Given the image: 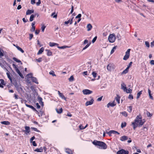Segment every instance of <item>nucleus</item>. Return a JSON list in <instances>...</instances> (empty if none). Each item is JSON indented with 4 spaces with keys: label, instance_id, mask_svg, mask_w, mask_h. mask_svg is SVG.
Segmentation results:
<instances>
[{
    "label": "nucleus",
    "instance_id": "obj_1",
    "mask_svg": "<svg viewBox=\"0 0 154 154\" xmlns=\"http://www.w3.org/2000/svg\"><path fill=\"white\" fill-rule=\"evenodd\" d=\"M142 117L141 116H137L134 122H132L131 125L133 126V129L135 130L138 126L141 127L144 123L142 121Z\"/></svg>",
    "mask_w": 154,
    "mask_h": 154
},
{
    "label": "nucleus",
    "instance_id": "obj_2",
    "mask_svg": "<svg viewBox=\"0 0 154 154\" xmlns=\"http://www.w3.org/2000/svg\"><path fill=\"white\" fill-rule=\"evenodd\" d=\"M93 143L95 145L100 147L101 149H106L107 148L106 145L103 142L94 140L93 142Z\"/></svg>",
    "mask_w": 154,
    "mask_h": 154
},
{
    "label": "nucleus",
    "instance_id": "obj_3",
    "mask_svg": "<svg viewBox=\"0 0 154 154\" xmlns=\"http://www.w3.org/2000/svg\"><path fill=\"white\" fill-rule=\"evenodd\" d=\"M108 39L110 42L113 43L115 40L116 37L114 34H110L109 36Z\"/></svg>",
    "mask_w": 154,
    "mask_h": 154
},
{
    "label": "nucleus",
    "instance_id": "obj_4",
    "mask_svg": "<svg viewBox=\"0 0 154 154\" xmlns=\"http://www.w3.org/2000/svg\"><path fill=\"white\" fill-rule=\"evenodd\" d=\"M131 49H128L125 53V54L124 56L123 59L124 60H127L129 57L130 56V52Z\"/></svg>",
    "mask_w": 154,
    "mask_h": 154
},
{
    "label": "nucleus",
    "instance_id": "obj_5",
    "mask_svg": "<svg viewBox=\"0 0 154 154\" xmlns=\"http://www.w3.org/2000/svg\"><path fill=\"white\" fill-rule=\"evenodd\" d=\"M128 151L124 149H122L118 151L117 154H128Z\"/></svg>",
    "mask_w": 154,
    "mask_h": 154
},
{
    "label": "nucleus",
    "instance_id": "obj_6",
    "mask_svg": "<svg viewBox=\"0 0 154 154\" xmlns=\"http://www.w3.org/2000/svg\"><path fill=\"white\" fill-rule=\"evenodd\" d=\"M82 92L85 95H88L91 94L93 92L92 91L89 90L85 89L82 90Z\"/></svg>",
    "mask_w": 154,
    "mask_h": 154
},
{
    "label": "nucleus",
    "instance_id": "obj_7",
    "mask_svg": "<svg viewBox=\"0 0 154 154\" xmlns=\"http://www.w3.org/2000/svg\"><path fill=\"white\" fill-rule=\"evenodd\" d=\"M116 105L115 102L114 101L112 103L109 102L107 105V108H109L110 106L113 107Z\"/></svg>",
    "mask_w": 154,
    "mask_h": 154
},
{
    "label": "nucleus",
    "instance_id": "obj_8",
    "mask_svg": "<svg viewBox=\"0 0 154 154\" xmlns=\"http://www.w3.org/2000/svg\"><path fill=\"white\" fill-rule=\"evenodd\" d=\"M94 100L92 98L91 100L89 101H87L85 103V105L86 106H88L89 105H92L94 102Z\"/></svg>",
    "mask_w": 154,
    "mask_h": 154
},
{
    "label": "nucleus",
    "instance_id": "obj_9",
    "mask_svg": "<svg viewBox=\"0 0 154 154\" xmlns=\"http://www.w3.org/2000/svg\"><path fill=\"white\" fill-rule=\"evenodd\" d=\"M58 93L59 96L63 99L66 100V98L64 97L63 94L60 92L59 91H58Z\"/></svg>",
    "mask_w": 154,
    "mask_h": 154
},
{
    "label": "nucleus",
    "instance_id": "obj_10",
    "mask_svg": "<svg viewBox=\"0 0 154 154\" xmlns=\"http://www.w3.org/2000/svg\"><path fill=\"white\" fill-rule=\"evenodd\" d=\"M128 139V137L125 135L121 137H120V140L122 141H124L126 140H127Z\"/></svg>",
    "mask_w": 154,
    "mask_h": 154
},
{
    "label": "nucleus",
    "instance_id": "obj_11",
    "mask_svg": "<svg viewBox=\"0 0 154 154\" xmlns=\"http://www.w3.org/2000/svg\"><path fill=\"white\" fill-rule=\"evenodd\" d=\"M16 71L19 74V75L20 76V77H21V78H23L24 77L23 75L21 74V73L20 72V71L19 70V69H18V68H16V69H15Z\"/></svg>",
    "mask_w": 154,
    "mask_h": 154
},
{
    "label": "nucleus",
    "instance_id": "obj_12",
    "mask_svg": "<svg viewBox=\"0 0 154 154\" xmlns=\"http://www.w3.org/2000/svg\"><path fill=\"white\" fill-rule=\"evenodd\" d=\"M31 79L33 82H35L37 84L38 83L36 78L32 76L31 77Z\"/></svg>",
    "mask_w": 154,
    "mask_h": 154
},
{
    "label": "nucleus",
    "instance_id": "obj_13",
    "mask_svg": "<svg viewBox=\"0 0 154 154\" xmlns=\"http://www.w3.org/2000/svg\"><path fill=\"white\" fill-rule=\"evenodd\" d=\"M34 10H28L26 12V14L27 15H29L32 13H33Z\"/></svg>",
    "mask_w": 154,
    "mask_h": 154
},
{
    "label": "nucleus",
    "instance_id": "obj_14",
    "mask_svg": "<svg viewBox=\"0 0 154 154\" xmlns=\"http://www.w3.org/2000/svg\"><path fill=\"white\" fill-rule=\"evenodd\" d=\"M1 123L3 125H9L10 124V122L8 121H3L1 122Z\"/></svg>",
    "mask_w": 154,
    "mask_h": 154
},
{
    "label": "nucleus",
    "instance_id": "obj_15",
    "mask_svg": "<svg viewBox=\"0 0 154 154\" xmlns=\"http://www.w3.org/2000/svg\"><path fill=\"white\" fill-rule=\"evenodd\" d=\"M49 45L50 47H52L55 45L58 46L59 44L55 43L50 42L49 43Z\"/></svg>",
    "mask_w": 154,
    "mask_h": 154
},
{
    "label": "nucleus",
    "instance_id": "obj_16",
    "mask_svg": "<svg viewBox=\"0 0 154 154\" xmlns=\"http://www.w3.org/2000/svg\"><path fill=\"white\" fill-rule=\"evenodd\" d=\"M44 50V48L43 47L41 48L38 51L37 54L39 55L41 54Z\"/></svg>",
    "mask_w": 154,
    "mask_h": 154
},
{
    "label": "nucleus",
    "instance_id": "obj_17",
    "mask_svg": "<svg viewBox=\"0 0 154 154\" xmlns=\"http://www.w3.org/2000/svg\"><path fill=\"white\" fill-rule=\"evenodd\" d=\"M35 151L38 152H42L43 151V149L42 147H41L39 149L37 148L34 150Z\"/></svg>",
    "mask_w": 154,
    "mask_h": 154
},
{
    "label": "nucleus",
    "instance_id": "obj_18",
    "mask_svg": "<svg viewBox=\"0 0 154 154\" xmlns=\"http://www.w3.org/2000/svg\"><path fill=\"white\" fill-rule=\"evenodd\" d=\"M56 110L57 113L60 114L62 113L63 112V109L62 108L59 109H56Z\"/></svg>",
    "mask_w": 154,
    "mask_h": 154
},
{
    "label": "nucleus",
    "instance_id": "obj_19",
    "mask_svg": "<svg viewBox=\"0 0 154 154\" xmlns=\"http://www.w3.org/2000/svg\"><path fill=\"white\" fill-rule=\"evenodd\" d=\"M14 45L16 47L18 50L21 51L22 53H23L24 52V51L20 47L17 45L16 46Z\"/></svg>",
    "mask_w": 154,
    "mask_h": 154
},
{
    "label": "nucleus",
    "instance_id": "obj_20",
    "mask_svg": "<svg viewBox=\"0 0 154 154\" xmlns=\"http://www.w3.org/2000/svg\"><path fill=\"white\" fill-rule=\"evenodd\" d=\"M121 88L123 89L124 91L126 89V85L124 83L121 85Z\"/></svg>",
    "mask_w": 154,
    "mask_h": 154
},
{
    "label": "nucleus",
    "instance_id": "obj_21",
    "mask_svg": "<svg viewBox=\"0 0 154 154\" xmlns=\"http://www.w3.org/2000/svg\"><path fill=\"white\" fill-rule=\"evenodd\" d=\"M45 51L47 52V55L48 56H51L52 54V52L50 50L46 49Z\"/></svg>",
    "mask_w": 154,
    "mask_h": 154
},
{
    "label": "nucleus",
    "instance_id": "obj_22",
    "mask_svg": "<svg viewBox=\"0 0 154 154\" xmlns=\"http://www.w3.org/2000/svg\"><path fill=\"white\" fill-rule=\"evenodd\" d=\"M25 105H26V106L27 107H29V108H31L34 111V110H36L35 109L33 106H31V105H28V104H26Z\"/></svg>",
    "mask_w": 154,
    "mask_h": 154
},
{
    "label": "nucleus",
    "instance_id": "obj_23",
    "mask_svg": "<svg viewBox=\"0 0 154 154\" xmlns=\"http://www.w3.org/2000/svg\"><path fill=\"white\" fill-rule=\"evenodd\" d=\"M25 131L27 133H29L30 132V128L29 126H26L25 127Z\"/></svg>",
    "mask_w": 154,
    "mask_h": 154
},
{
    "label": "nucleus",
    "instance_id": "obj_24",
    "mask_svg": "<svg viewBox=\"0 0 154 154\" xmlns=\"http://www.w3.org/2000/svg\"><path fill=\"white\" fill-rule=\"evenodd\" d=\"M66 152L69 154H72V151L69 149H66Z\"/></svg>",
    "mask_w": 154,
    "mask_h": 154
},
{
    "label": "nucleus",
    "instance_id": "obj_25",
    "mask_svg": "<svg viewBox=\"0 0 154 154\" xmlns=\"http://www.w3.org/2000/svg\"><path fill=\"white\" fill-rule=\"evenodd\" d=\"M88 31H90L92 28V26L90 24H88L87 26Z\"/></svg>",
    "mask_w": 154,
    "mask_h": 154
},
{
    "label": "nucleus",
    "instance_id": "obj_26",
    "mask_svg": "<svg viewBox=\"0 0 154 154\" xmlns=\"http://www.w3.org/2000/svg\"><path fill=\"white\" fill-rule=\"evenodd\" d=\"M13 59L15 61H16L17 63H21V64H22V63L21 61L20 60L17 59V58L14 57L13 58Z\"/></svg>",
    "mask_w": 154,
    "mask_h": 154
},
{
    "label": "nucleus",
    "instance_id": "obj_27",
    "mask_svg": "<svg viewBox=\"0 0 154 154\" xmlns=\"http://www.w3.org/2000/svg\"><path fill=\"white\" fill-rule=\"evenodd\" d=\"M148 93L149 94V95L150 98L151 99L153 100V97L152 96V94H151V91L149 88H148Z\"/></svg>",
    "mask_w": 154,
    "mask_h": 154
},
{
    "label": "nucleus",
    "instance_id": "obj_28",
    "mask_svg": "<svg viewBox=\"0 0 154 154\" xmlns=\"http://www.w3.org/2000/svg\"><path fill=\"white\" fill-rule=\"evenodd\" d=\"M120 113L125 117H126L128 116V114L127 112L125 111L121 112Z\"/></svg>",
    "mask_w": 154,
    "mask_h": 154
},
{
    "label": "nucleus",
    "instance_id": "obj_29",
    "mask_svg": "<svg viewBox=\"0 0 154 154\" xmlns=\"http://www.w3.org/2000/svg\"><path fill=\"white\" fill-rule=\"evenodd\" d=\"M120 97L118 95H117V96L116 97V100L117 101L118 103H120Z\"/></svg>",
    "mask_w": 154,
    "mask_h": 154
},
{
    "label": "nucleus",
    "instance_id": "obj_30",
    "mask_svg": "<svg viewBox=\"0 0 154 154\" xmlns=\"http://www.w3.org/2000/svg\"><path fill=\"white\" fill-rule=\"evenodd\" d=\"M34 15V14H32L30 17L29 21L30 22L32 21L33 20L34 18L35 17Z\"/></svg>",
    "mask_w": 154,
    "mask_h": 154
},
{
    "label": "nucleus",
    "instance_id": "obj_31",
    "mask_svg": "<svg viewBox=\"0 0 154 154\" xmlns=\"http://www.w3.org/2000/svg\"><path fill=\"white\" fill-rule=\"evenodd\" d=\"M142 91H141L140 92H138L137 93V98L138 99L140 97L141 94H142Z\"/></svg>",
    "mask_w": 154,
    "mask_h": 154
},
{
    "label": "nucleus",
    "instance_id": "obj_32",
    "mask_svg": "<svg viewBox=\"0 0 154 154\" xmlns=\"http://www.w3.org/2000/svg\"><path fill=\"white\" fill-rule=\"evenodd\" d=\"M126 125V123L125 122H124L122 123L121 127L122 128H123L124 127H125Z\"/></svg>",
    "mask_w": 154,
    "mask_h": 154
},
{
    "label": "nucleus",
    "instance_id": "obj_33",
    "mask_svg": "<svg viewBox=\"0 0 154 154\" xmlns=\"http://www.w3.org/2000/svg\"><path fill=\"white\" fill-rule=\"evenodd\" d=\"M128 71V69H127L126 68L125 70H124L123 72H122L121 74H124L127 73Z\"/></svg>",
    "mask_w": 154,
    "mask_h": 154
},
{
    "label": "nucleus",
    "instance_id": "obj_34",
    "mask_svg": "<svg viewBox=\"0 0 154 154\" xmlns=\"http://www.w3.org/2000/svg\"><path fill=\"white\" fill-rule=\"evenodd\" d=\"M112 67L109 64H108L107 66V69L109 71H111Z\"/></svg>",
    "mask_w": 154,
    "mask_h": 154
},
{
    "label": "nucleus",
    "instance_id": "obj_35",
    "mask_svg": "<svg viewBox=\"0 0 154 154\" xmlns=\"http://www.w3.org/2000/svg\"><path fill=\"white\" fill-rule=\"evenodd\" d=\"M50 75H52L53 76H56L54 71L52 70L49 72Z\"/></svg>",
    "mask_w": 154,
    "mask_h": 154
},
{
    "label": "nucleus",
    "instance_id": "obj_36",
    "mask_svg": "<svg viewBox=\"0 0 154 154\" xmlns=\"http://www.w3.org/2000/svg\"><path fill=\"white\" fill-rule=\"evenodd\" d=\"M116 46H114L113 48L110 52L111 54H112L114 53L115 50L116 49Z\"/></svg>",
    "mask_w": 154,
    "mask_h": 154
},
{
    "label": "nucleus",
    "instance_id": "obj_37",
    "mask_svg": "<svg viewBox=\"0 0 154 154\" xmlns=\"http://www.w3.org/2000/svg\"><path fill=\"white\" fill-rule=\"evenodd\" d=\"M125 91L127 93H131L132 92V90L130 88H128V89H127L125 90Z\"/></svg>",
    "mask_w": 154,
    "mask_h": 154
},
{
    "label": "nucleus",
    "instance_id": "obj_38",
    "mask_svg": "<svg viewBox=\"0 0 154 154\" xmlns=\"http://www.w3.org/2000/svg\"><path fill=\"white\" fill-rule=\"evenodd\" d=\"M128 111L129 112H131L132 111V107L131 106H130L128 107Z\"/></svg>",
    "mask_w": 154,
    "mask_h": 154
},
{
    "label": "nucleus",
    "instance_id": "obj_39",
    "mask_svg": "<svg viewBox=\"0 0 154 154\" xmlns=\"http://www.w3.org/2000/svg\"><path fill=\"white\" fill-rule=\"evenodd\" d=\"M6 74L7 75L8 77V78L9 79V80H10L11 82H12V79L11 77V76L9 72H7Z\"/></svg>",
    "mask_w": 154,
    "mask_h": 154
},
{
    "label": "nucleus",
    "instance_id": "obj_40",
    "mask_svg": "<svg viewBox=\"0 0 154 154\" xmlns=\"http://www.w3.org/2000/svg\"><path fill=\"white\" fill-rule=\"evenodd\" d=\"M69 81L70 82H72L74 80V77L73 75H72L70 76V77L69 79Z\"/></svg>",
    "mask_w": 154,
    "mask_h": 154
},
{
    "label": "nucleus",
    "instance_id": "obj_41",
    "mask_svg": "<svg viewBox=\"0 0 154 154\" xmlns=\"http://www.w3.org/2000/svg\"><path fill=\"white\" fill-rule=\"evenodd\" d=\"M55 14V12H53L51 16H53V18H56L57 17V14Z\"/></svg>",
    "mask_w": 154,
    "mask_h": 154
},
{
    "label": "nucleus",
    "instance_id": "obj_42",
    "mask_svg": "<svg viewBox=\"0 0 154 154\" xmlns=\"http://www.w3.org/2000/svg\"><path fill=\"white\" fill-rule=\"evenodd\" d=\"M57 47L59 48H60V49H64L65 48H68V46H66L64 45V46H61V47H60V46H58Z\"/></svg>",
    "mask_w": 154,
    "mask_h": 154
},
{
    "label": "nucleus",
    "instance_id": "obj_43",
    "mask_svg": "<svg viewBox=\"0 0 154 154\" xmlns=\"http://www.w3.org/2000/svg\"><path fill=\"white\" fill-rule=\"evenodd\" d=\"M132 63H132V62H130V63H129V64H128V65L127 67L126 68H127V69H129V68L132 65Z\"/></svg>",
    "mask_w": 154,
    "mask_h": 154
},
{
    "label": "nucleus",
    "instance_id": "obj_44",
    "mask_svg": "<svg viewBox=\"0 0 154 154\" xmlns=\"http://www.w3.org/2000/svg\"><path fill=\"white\" fill-rule=\"evenodd\" d=\"M112 134H120V133L119 132H117L116 131H114V130H112Z\"/></svg>",
    "mask_w": 154,
    "mask_h": 154
},
{
    "label": "nucleus",
    "instance_id": "obj_45",
    "mask_svg": "<svg viewBox=\"0 0 154 154\" xmlns=\"http://www.w3.org/2000/svg\"><path fill=\"white\" fill-rule=\"evenodd\" d=\"M92 75L94 78H95L97 76V74L95 72H93L92 73Z\"/></svg>",
    "mask_w": 154,
    "mask_h": 154
},
{
    "label": "nucleus",
    "instance_id": "obj_46",
    "mask_svg": "<svg viewBox=\"0 0 154 154\" xmlns=\"http://www.w3.org/2000/svg\"><path fill=\"white\" fill-rule=\"evenodd\" d=\"M36 60L38 62H40L42 60V57H40L38 59H36Z\"/></svg>",
    "mask_w": 154,
    "mask_h": 154
},
{
    "label": "nucleus",
    "instance_id": "obj_47",
    "mask_svg": "<svg viewBox=\"0 0 154 154\" xmlns=\"http://www.w3.org/2000/svg\"><path fill=\"white\" fill-rule=\"evenodd\" d=\"M97 38V36H95L93 39H92V43H94L96 41Z\"/></svg>",
    "mask_w": 154,
    "mask_h": 154
},
{
    "label": "nucleus",
    "instance_id": "obj_48",
    "mask_svg": "<svg viewBox=\"0 0 154 154\" xmlns=\"http://www.w3.org/2000/svg\"><path fill=\"white\" fill-rule=\"evenodd\" d=\"M46 27V26H45L44 25H43L42 27H41V29L42 32H43L44 31V30Z\"/></svg>",
    "mask_w": 154,
    "mask_h": 154
},
{
    "label": "nucleus",
    "instance_id": "obj_49",
    "mask_svg": "<svg viewBox=\"0 0 154 154\" xmlns=\"http://www.w3.org/2000/svg\"><path fill=\"white\" fill-rule=\"evenodd\" d=\"M38 100L40 103L42 102V97H38Z\"/></svg>",
    "mask_w": 154,
    "mask_h": 154
},
{
    "label": "nucleus",
    "instance_id": "obj_50",
    "mask_svg": "<svg viewBox=\"0 0 154 154\" xmlns=\"http://www.w3.org/2000/svg\"><path fill=\"white\" fill-rule=\"evenodd\" d=\"M35 26H32L31 29H30V31L32 32H33L35 31Z\"/></svg>",
    "mask_w": 154,
    "mask_h": 154
},
{
    "label": "nucleus",
    "instance_id": "obj_51",
    "mask_svg": "<svg viewBox=\"0 0 154 154\" xmlns=\"http://www.w3.org/2000/svg\"><path fill=\"white\" fill-rule=\"evenodd\" d=\"M112 130H111L109 131V132H107V131H106V133L109 136H111V134H112Z\"/></svg>",
    "mask_w": 154,
    "mask_h": 154
},
{
    "label": "nucleus",
    "instance_id": "obj_52",
    "mask_svg": "<svg viewBox=\"0 0 154 154\" xmlns=\"http://www.w3.org/2000/svg\"><path fill=\"white\" fill-rule=\"evenodd\" d=\"M146 114L148 117H151L152 115V114L150 113L148 111L147 112Z\"/></svg>",
    "mask_w": 154,
    "mask_h": 154
},
{
    "label": "nucleus",
    "instance_id": "obj_53",
    "mask_svg": "<svg viewBox=\"0 0 154 154\" xmlns=\"http://www.w3.org/2000/svg\"><path fill=\"white\" fill-rule=\"evenodd\" d=\"M82 16V15L81 14H78L77 16L75 17V18H81V17Z\"/></svg>",
    "mask_w": 154,
    "mask_h": 154
},
{
    "label": "nucleus",
    "instance_id": "obj_54",
    "mask_svg": "<svg viewBox=\"0 0 154 154\" xmlns=\"http://www.w3.org/2000/svg\"><path fill=\"white\" fill-rule=\"evenodd\" d=\"M90 45V44H88L85 46L82 49V50H84L88 48Z\"/></svg>",
    "mask_w": 154,
    "mask_h": 154
},
{
    "label": "nucleus",
    "instance_id": "obj_55",
    "mask_svg": "<svg viewBox=\"0 0 154 154\" xmlns=\"http://www.w3.org/2000/svg\"><path fill=\"white\" fill-rule=\"evenodd\" d=\"M31 128L32 129H33L34 131H37V132H39L40 131L39 130L37 129V128Z\"/></svg>",
    "mask_w": 154,
    "mask_h": 154
},
{
    "label": "nucleus",
    "instance_id": "obj_56",
    "mask_svg": "<svg viewBox=\"0 0 154 154\" xmlns=\"http://www.w3.org/2000/svg\"><path fill=\"white\" fill-rule=\"evenodd\" d=\"M145 44L146 45V46L148 48H149V43L148 42L146 41L145 42Z\"/></svg>",
    "mask_w": 154,
    "mask_h": 154
},
{
    "label": "nucleus",
    "instance_id": "obj_57",
    "mask_svg": "<svg viewBox=\"0 0 154 154\" xmlns=\"http://www.w3.org/2000/svg\"><path fill=\"white\" fill-rule=\"evenodd\" d=\"M128 98L130 99H133V96L131 94H130L129 95Z\"/></svg>",
    "mask_w": 154,
    "mask_h": 154
},
{
    "label": "nucleus",
    "instance_id": "obj_58",
    "mask_svg": "<svg viewBox=\"0 0 154 154\" xmlns=\"http://www.w3.org/2000/svg\"><path fill=\"white\" fill-rule=\"evenodd\" d=\"M79 127L81 130H82L85 128V127H84L82 125H80Z\"/></svg>",
    "mask_w": 154,
    "mask_h": 154
},
{
    "label": "nucleus",
    "instance_id": "obj_59",
    "mask_svg": "<svg viewBox=\"0 0 154 154\" xmlns=\"http://www.w3.org/2000/svg\"><path fill=\"white\" fill-rule=\"evenodd\" d=\"M74 11V7L73 5L71 6V10L69 14H72Z\"/></svg>",
    "mask_w": 154,
    "mask_h": 154
},
{
    "label": "nucleus",
    "instance_id": "obj_60",
    "mask_svg": "<svg viewBox=\"0 0 154 154\" xmlns=\"http://www.w3.org/2000/svg\"><path fill=\"white\" fill-rule=\"evenodd\" d=\"M29 35V39L31 40L33 37V35L32 34H30Z\"/></svg>",
    "mask_w": 154,
    "mask_h": 154
},
{
    "label": "nucleus",
    "instance_id": "obj_61",
    "mask_svg": "<svg viewBox=\"0 0 154 154\" xmlns=\"http://www.w3.org/2000/svg\"><path fill=\"white\" fill-rule=\"evenodd\" d=\"M32 145L34 146H37V144L35 143V141H32Z\"/></svg>",
    "mask_w": 154,
    "mask_h": 154
},
{
    "label": "nucleus",
    "instance_id": "obj_62",
    "mask_svg": "<svg viewBox=\"0 0 154 154\" xmlns=\"http://www.w3.org/2000/svg\"><path fill=\"white\" fill-rule=\"evenodd\" d=\"M103 97V96H101V97L98 98L97 99V101H101V100H102Z\"/></svg>",
    "mask_w": 154,
    "mask_h": 154
},
{
    "label": "nucleus",
    "instance_id": "obj_63",
    "mask_svg": "<svg viewBox=\"0 0 154 154\" xmlns=\"http://www.w3.org/2000/svg\"><path fill=\"white\" fill-rule=\"evenodd\" d=\"M0 81L1 82V84L2 85H5V84L4 83V80L3 79H1L0 80Z\"/></svg>",
    "mask_w": 154,
    "mask_h": 154
},
{
    "label": "nucleus",
    "instance_id": "obj_64",
    "mask_svg": "<svg viewBox=\"0 0 154 154\" xmlns=\"http://www.w3.org/2000/svg\"><path fill=\"white\" fill-rule=\"evenodd\" d=\"M35 139V136L32 137L30 139V142L32 143V141Z\"/></svg>",
    "mask_w": 154,
    "mask_h": 154
}]
</instances>
